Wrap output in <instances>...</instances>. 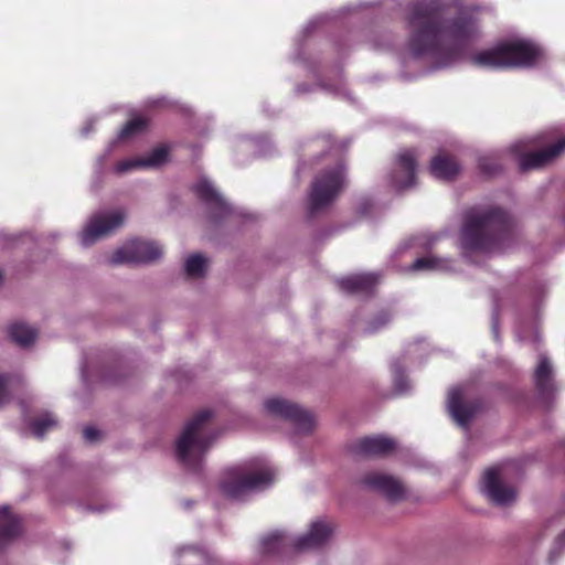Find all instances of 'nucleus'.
<instances>
[{
	"instance_id": "1",
	"label": "nucleus",
	"mask_w": 565,
	"mask_h": 565,
	"mask_svg": "<svg viewBox=\"0 0 565 565\" xmlns=\"http://www.w3.org/2000/svg\"><path fill=\"white\" fill-rule=\"evenodd\" d=\"M439 15L434 2L419 1L411 7L408 49L414 57H454L477 36L479 19L476 9L463 8L443 23Z\"/></svg>"
},
{
	"instance_id": "2",
	"label": "nucleus",
	"mask_w": 565,
	"mask_h": 565,
	"mask_svg": "<svg viewBox=\"0 0 565 565\" xmlns=\"http://www.w3.org/2000/svg\"><path fill=\"white\" fill-rule=\"evenodd\" d=\"M513 237V223L501 207L466 214L460 239L466 252L501 250Z\"/></svg>"
},
{
	"instance_id": "3",
	"label": "nucleus",
	"mask_w": 565,
	"mask_h": 565,
	"mask_svg": "<svg viewBox=\"0 0 565 565\" xmlns=\"http://www.w3.org/2000/svg\"><path fill=\"white\" fill-rule=\"evenodd\" d=\"M543 57L542 49L524 39L503 40L471 56L473 65L487 68H529Z\"/></svg>"
},
{
	"instance_id": "4",
	"label": "nucleus",
	"mask_w": 565,
	"mask_h": 565,
	"mask_svg": "<svg viewBox=\"0 0 565 565\" xmlns=\"http://www.w3.org/2000/svg\"><path fill=\"white\" fill-rule=\"evenodd\" d=\"M213 417L210 409L198 412L185 425L177 440L175 449L179 461L185 467L198 470L202 457L214 440V435L209 429V423Z\"/></svg>"
},
{
	"instance_id": "5",
	"label": "nucleus",
	"mask_w": 565,
	"mask_h": 565,
	"mask_svg": "<svg viewBox=\"0 0 565 565\" xmlns=\"http://www.w3.org/2000/svg\"><path fill=\"white\" fill-rule=\"evenodd\" d=\"M345 169L342 163L320 171L313 179L308 194L307 210L310 217L328 207L343 190Z\"/></svg>"
},
{
	"instance_id": "6",
	"label": "nucleus",
	"mask_w": 565,
	"mask_h": 565,
	"mask_svg": "<svg viewBox=\"0 0 565 565\" xmlns=\"http://www.w3.org/2000/svg\"><path fill=\"white\" fill-rule=\"evenodd\" d=\"M162 254L161 246L156 242L136 238L114 252L109 263L111 265L147 264L159 259Z\"/></svg>"
},
{
	"instance_id": "7",
	"label": "nucleus",
	"mask_w": 565,
	"mask_h": 565,
	"mask_svg": "<svg viewBox=\"0 0 565 565\" xmlns=\"http://www.w3.org/2000/svg\"><path fill=\"white\" fill-rule=\"evenodd\" d=\"M265 409L271 416L289 420L300 431L310 433L315 427L313 415L287 399L268 398L265 402Z\"/></svg>"
},
{
	"instance_id": "8",
	"label": "nucleus",
	"mask_w": 565,
	"mask_h": 565,
	"mask_svg": "<svg viewBox=\"0 0 565 565\" xmlns=\"http://www.w3.org/2000/svg\"><path fill=\"white\" fill-rule=\"evenodd\" d=\"M125 214L121 211L100 213L92 216L82 233V244L93 245L98 238L110 234L124 223Z\"/></svg>"
},
{
	"instance_id": "9",
	"label": "nucleus",
	"mask_w": 565,
	"mask_h": 565,
	"mask_svg": "<svg viewBox=\"0 0 565 565\" xmlns=\"http://www.w3.org/2000/svg\"><path fill=\"white\" fill-rule=\"evenodd\" d=\"M366 488L380 492L390 501H401L405 497L403 483L393 476L370 472L361 481Z\"/></svg>"
},
{
	"instance_id": "10",
	"label": "nucleus",
	"mask_w": 565,
	"mask_h": 565,
	"mask_svg": "<svg viewBox=\"0 0 565 565\" xmlns=\"http://www.w3.org/2000/svg\"><path fill=\"white\" fill-rule=\"evenodd\" d=\"M565 150V137L557 142L536 151L524 152L519 158L522 172L547 166Z\"/></svg>"
},
{
	"instance_id": "11",
	"label": "nucleus",
	"mask_w": 565,
	"mask_h": 565,
	"mask_svg": "<svg viewBox=\"0 0 565 565\" xmlns=\"http://www.w3.org/2000/svg\"><path fill=\"white\" fill-rule=\"evenodd\" d=\"M482 484L484 493L498 505L509 504L515 499V490L501 481L499 471L494 468L484 472Z\"/></svg>"
},
{
	"instance_id": "12",
	"label": "nucleus",
	"mask_w": 565,
	"mask_h": 565,
	"mask_svg": "<svg viewBox=\"0 0 565 565\" xmlns=\"http://www.w3.org/2000/svg\"><path fill=\"white\" fill-rule=\"evenodd\" d=\"M350 451L361 457H383L395 449V441L383 436L363 437L350 445Z\"/></svg>"
},
{
	"instance_id": "13",
	"label": "nucleus",
	"mask_w": 565,
	"mask_h": 565,
	"mask_svg": "<svg viewBox=\"0 0 565 565\" xmlns=\"http://www.w3.org/2000/svg\"><path fill=\"white\" fill-rule=\"evenodd\" d=\"M193 191L210 209L211 216L217 221L230 213V206L213 185L205 179L200 180Z\"/></svg>"
},
{
	"instance_id": "14",
	"label": "nucleus",
	"mask_w": 565,
	"mask_h": 565,
	"mask_svg": "<svg viewBox=\"0 0 565 565\" xmlns=\"http://www.w3.org/2000/svg\"><path fill=\"white\" fill-rule=\"evenodd\" d=\"M448 406L454 419L463 428L469 427L471 419L480 408L478 402H465L459 388L450 391Z\"/></svg>"
},
{
	"instance_id": "15",
	"label": "nucleus",
	"mask_w": 565,
	"mask_h": 565,
	"mask_svg": "<svg viewBox=\"0 0 565 565\" xmlns=\"http://www.w3.org/2000/svg\"><path fill=\"white\" fill-rule=\"evenodd\" d=\"M222 493L227 498H238L247 490V468L234 466L224 470L220 483Z\"/></svg>"
},
{
	"instance_id": "16",
	"label": "nucleus",
	"mask_w": 565,
	"mask_h": 565,
	"mask_svg": "<svg viewBox=\"0 0 565 565\" xmlns=\"http://www.w3.org/2000/svg\"><path fill=\"white\" fill-rule=\"evenodd\" d=\"M333 526L331 523L324 521H316L311 524L308 534L300 536L294 543V550L301 552L305 550H312L321 547L332 535Z\"/></svg>"
},
{
	"instance_id": "17",
	"label": "nucleus",
	"mask_w": 565,
	"mask_h": 565,
	"mask_svg": "<svg viewBox=\"0 0 565 565\" xmlns=\"http://www.w3.org/2000/svg\"><path fill=\"white\" fill-rule=\"evenodd\" d=\"M398 170L392 174V181L397 189L412 188L416 183L417 161L415 154L407 150L402 152L397 159Z\"/></svg>"
},
{
	"instance_id": "18",
	"label": "nucleus",
	"mask_w": 565,
	"mask_h": 565,
	"mask_svg": "<svg viewBox=\"0 0 565 565\" xmlns=\"http://www.w3.org/2000/svg\"><path fill=\"white\" fill-rule=\"evenodd\" d=\"M535 388L540 398L550 406L555 394V384L552 375V366L546 358H541L534 372Z\"/></svg>"
},
{
	"instance_id": "19",
	"label": "nucleus",
	"mask_w": 565,
	"mask_h": 565,
	"mask_svg": "<svg viewBox=\"0 0 565 565\" xmlns=\"http://www.w3.org/2000/svg\"><path fill=\"white\" fill-rule=\"evenodd\" d=\"M168 159V149L163 146L154 148L145 158L126 159L119 161L115 169L118 173H125L137 168L159 167Z\"/></svg>"
},
{
	"instance_id": "20",
	"label": "nucleus",
	"mask_w": 565,
	"mask_h": 565,
	"mask_svg": "<svg viewBox=\"0 0 565 565\" xmlns=\"http://www.w3.org/2000/svg\"><path fill=\"white\" fill-rule=\"evenodd\" d=\"M429 170L435 178L451 181L458 175L460 166L455 156L439 152L430 160Z\"/></svg>"
},
{
	"instance_id": "21",
	"label": "nucleus",
	"mask_w": 565,
	"mask_h": 565,
	"mask_svg": "<svg viewBox=\"0 0 565 565\" xmlns=\"http://www.w3.org/2000/svg\"><path fill=\"white\" fill-rule=\"evenodd\" d=\"M377 284L374 274H359L344 277L339 280V287L348 295H370Z\"/></svg>"
},
{
	"instance_id": "22",
	"label": "nucleus",
	"mask_w": 565,
	"mask_h": 565,
	"mask_svg": "<svg viewBox=\"0 0 565 565\" xmlns=\"http://www.w3.org/2000/svg\"><path fill=\"white\" fill-rule=\"evenodd\" d=\"M276 479V473L269 465H257L255 460H249V494L256 491H263L270 488Z\"/></svg>"
},
{
	"instance_id": "23",
	"label": "nucleus",
	"mask_w": 565,
	"mask_h": 565,
	"mask_svg": "<svg viewBox=\"0 0 565 565\" xmlns=\"http://www.w3.org/2000/svg\"><path fill=\"white\" fill-rule=\"evenodd\" d=\"M22 533L21 520L8 507L0 508V550Z\"/></svg>"
},
{
	"instance_id": "24",
	"label": "nucleus",
	"mask_w": 565,
	"mask_h": 565,
	"mask_svg": "<svg viewBox=\"0 0 565 565\" xmlns=\"http://www.w3.org/2000/svg\"><path fill=\"white\" fill-rule=\"evenodd\" d=\"M10 339L22 348L31 345L38 335V331L22 322H14L9 328Z\"/></svg>"
},
{
	"instance_id": "25",
	"label": "nucleus",
	"mask_w": 565,
	"mask_h": 565,
	"mask_svg": "<svg viewBox=\"0 0 565 565\" xmlns=\"http://www.w3.org/2000/svg\"><path fill=\"white\" fill-rule=\"evenodd\" d=\"M150 120L143 116H136L129 119L121 128L118 138L128 140L143 134L149 127Z\"/></svg>"
},
{
	"instance_id": "26",
	"label": "nucleus",
	"mask_w": 565,
	"mask_h": 565,
	"mask_svg": "<svg viewBox=\"0 0 565 565\" xmlns=\"http://www.w3.org/2000/svg\"><path fill=\"white\" fill-rule=\"evenodd\" d=\"M286 545V537L281 532L271 533L262 540V551L265 554H279Z\"/></svg>"
},
{
	"instance_id": "27",
	"label": "nucleus",
	"mask_w": 565,
	"mask_h": 565,
	"mask_svg": "<svg viewBox=\"0 0 565 565\" xmlns=\"http://www.w3.org/2000/svg\"><path fill=\"white\" fill-rule=\"evenodd\" d=\"M57 426V420L51 413H44L31 423V429L35 437L42 438L49 430Z\"/></svg>"
},
{
	"instance_id": "28",
	"label": "nucleus",
	"mask_w": 565,
	"mask_h": 565,
	"mask_svg": "<svg viewBox=\"0 0 565 565\" xmlns=\"http://www.w3.org/2000/svg\"><path fill=\"white\" fill-rule=\"evenodd\" d=\"M478 168L480 173L486 177H493L502 171V164L500 163L499 158L494 154L480 157Z\"/></svg>"
},
{
	"instance_id": "29",
	"label": "nucleus",
	"mask_w": 565,
	"mask_h": 565,
	"mask_svg": "<svg viewBox=\"0 0 565 565\" xmlns=\"http://www.w3.org/2000/svg\"><path fill=\"white\" fill-rule=\"evenodd\" d=\"M206 268V259L200 255H191L185 260V273L189 277H201Z\"/></svg>"
},
{
	"instance_id": "30",
	"label": "nucleus",
	"mask_w": 565,
	"mask_h": 565,
	"mask_svg": "<svg viewBox=\"0 0 565 565\" xmlns=\"http://www.w3.org/2000/svg\"><path fill=\"white\" fill-rule=\"evenodd\" d=\"M412 268L414 270H436L444 268V260L434 256H425L417 258Z\"/></svg>"
},
{
	"instance_id": "31",
	"label": "nucleus",
	"mask_w": 565,
	"mask_h": 565,
	"mask_svg": "<svg viewBox=\"0 0 565 565\" xmlns=\"http://www.w3.org/2000/svg\"><path fill=\"white\" fill-rule=\"evenodd\" d=\"M10 384L11 376L0 373V407L9 404L12 398Z\"/></svg>"
},
{
	"instance_id": "32",
	"label": "nucleus",
	"mask_w": 565,
	"mask_h": 565,
	"mask_svg": "<svg viewBox=\"0 0 565 565\" xmlns=\"http://www.w3.org/2000/svg\"><path fill=\"white\" fill-rule=\"evenodd\" d=\"M83 435L87 441L93 443L100 439L102 433L95 427L88 426L84 429Z\"/></svg>"
},
{
	"instance_id": "33",
	"label": "nucleus",
	"mask_w": 565,
	"mask_h": 565,
	"mask_svg": "<svg viewBox=\"0 0 565 565\" xmlns=\"http://www.w3.org/2000/svg\"><path fill=\"white\" fill-rule=\"evenodd\" d=\"M2 278H3V274H2V271L0 270V281L2 280Z\"/></svg>"
}]
</instances>
